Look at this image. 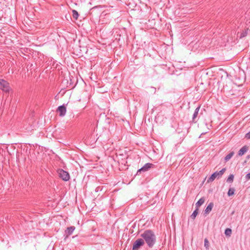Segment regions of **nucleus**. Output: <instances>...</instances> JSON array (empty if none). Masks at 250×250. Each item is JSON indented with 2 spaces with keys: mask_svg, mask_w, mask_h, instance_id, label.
Returning <instances> with one entry per match:
<instances>
[{
  "mask_svg": "<svg viewBox=\"0 0 250 250\" xmlns=\"http://www.w3.org/2000/svg\"><path fill=\"white\" fill-rule=\"evenodd\" d=\"M200 108V106H199L194 110V113L192 116V122H194V123L196 122V121H195V119L197 117Z\"/></svg>",
  "mask_w": 250,
  "mask_h": 250,
  "instance_id": "obj_10",
  "label": "nucleus"
},
{
  "mask_svg": "<svg viewBox=\"0 0 250 250\" xmlns=\"http://www.w3.org/2000/svg\"><path fill=\"white\" fill-rule=\"evenodd\" d=\"M231 233H232V230L229 228H227L225 230V234L226 235V236L229 237L231 235Z\"/></svg>",
  "mask_w": 250,
  "mask_h": 250,
  "instance_id": "obj_15",
  "label": "nucleus"
},
{
  "mask_svg": "<svg viewBox=\"0 0 250 250\" xmlns=\"http://www.w3.org/2000/svg\"><path fill=\"white\" fill-rule=\"evenodd\" d=\"M235 189L234 188H230L228 192L229 196L233 195L234 194Z\"/></svg>",
  "mask_w": 250,
  "mask_h": 250,
  "instance_id": "obj_17",
  "label": "nucleus"
},
{
  "mask_svg": "<svg viewBox=\"0 0 250 250\" xmlns=\"http://www.w3.org/2000/svg\"><path fill=\"white\" fill-rule=\"evenodd\" d=\"M141 236L145 241L149 248H152L156 243V237L154 232L150 229L146 230L141 234Z\"/></svg>",
  "mask_w": 250,
  "mask_h": 250,
  "instance_id": "obj_1",
  "label": "nucleus"
},
{
  "mask_svg": "<svg viewBox=\"0 0 250 250\" xmlns=\"http://www.w3.org/2000/svg\"><path fill=\"white\" fill-rule=\"evenodd\" d=\"M154 165L151 163H146L143 167L137 170L136 174H139L142 172H144L148 170L151 167H153Z\"/></svg>",
  "mask_w": 250,
  "mask_h": 250,
  "instance_id": "obj_6",
  "label": "nucleus"
},
{
  "mask_svg": "<svg viewBox=\"0 0 250 250\" xmlns=\"http://www.w3.org/2000/svg\"><path fill=\"white\" fill-rule=\"evenodd\" d=\"M60 177L63 181H67L70 179V175L68 172L61 169L58 170Z\"/></svg>",
  "mask_w": 250,
  "mask_h": 250,
  "instance_id": "obj_3",
  "label": "nucleus"
},
{
  "mask_svg": "<svg viewBox=\"0 0 250 250\" xmlns=\"http://www.w3.org/2000/svg\"><path fill=\"white\" fill-rule=\"evenodd\" d=\"M57 111L60 116H64L66 112V107L64 105H60L58 107Z\"/></svg>",
  "mask_w": 250,
  "mask_h": 250,
  "instance_id": "obj_7",
  "label": "nucleus"
},
{
  "mask_svg": "<svg viewBox=\"0 0 250 250\" xmlns=\"http://www.w3.org/2000/svg\"><path fill=\"white\" fill-rule=\"evenodd\" d=\"M0 88L5 92H8L10 89L9 84L5 80L0 79Z\"/></svg>",
  "mask_w": 250,
  "mask_h": 250,
  "instance_id": "obj_5",
  "label": "nucleus"
},
{
  "mask_svg": "<svg viewBox=\"0 0 250 250\" xmlns=\"http://www.w3.org/2000/svg\"><path fill=\"white\" fill-rule=\"evenodd\" d=\"M248 150V147L247 146H243L238 151V155L239 156L243 155Z\"/></svg>",
  "mask_w": 250,
  "mask_h": 250,
  "instance_id": "obj_9",
  "label": "nucleus"
},
{
  "mask_svg": "<svg viewBox=\"0 0 250 250\" xmlns=\"http://www.w3.org/2000/svg\"><path fill=\"white\" fill-rule=\"evenodd\" d=\"M75 229V227L74 226L68 227L65 230V234L66 235L65 238L72 234Z\"/></svg>",
  "mask_w": 250,
  "mask_h": 250,
  "instance_id": "obj_8",
  "label": "nucleus"
},
{
  "mask_svg": "<svg viewBox=\"0 0 250 250\" xmlns=\"http://www.w3.org/2000/svg\"><path fill=\"white\" fill-rule=\"evenodd\" d=\"M234 154V152L233 151L230 152L229 154H228L225 157V161L226 162L228 161L229 160L231 157L233 156Z\"/></svg>",
  "mask_w": 250,
  "mask_h": 250,
  "instance_id": "obj_13",
  "label": "nucleus"
},
{
  "mask_svg": "<svg viewBox=\"0 0 250 250\" xmlns=\"http://www.w3.org/2000/svg\"><path fill=\"white\" fill-rule=\"evenodd\" d=\"M213 207V203L212 202L210 203L208 206L207 207L205 210V213L208 214L212 209Z\"/></svg>",
  "mask_w": 250,
  "mask_h": 250,
  "instance_id": "obj_11",
  "label": "nucleus"
},
{
  "mask_svg": "<svg viewBox=\"0 0 250 250\" xmlns=\"http://www.w3.org/2000/svg\"><path fill=\"white\" fill-rule=\"evenodd\" d=\"M250 155H248V156H247V159H250Z\"/></svg>",
  "mask_w": 250,
  "mask_h": 250,
  "instance_id": "obj_23",
  "label": "nucleus"
},
{
  "mask_svg": "<svg viewBox=\"0 0 250 250\" xmlns=\"http://www.w3.org/2000/svg\"><path fill=\"white\" fill-rule=\"evenodd\" d=\"M72 13H73V17L74 19H75V20H77L78 17H79V14H78V12L75 10H72Z\"/></svg>",
  "mask_w": 250,
  "mask_h": 250,
  "instance_id": "obj_18",
  "label": "nucleus"
},
{
  "mask_svg": "<svg viewBox=\"0 0 250 250\" xmlns=\"http://www.w3.org/2000/svg\"><path fill=\"white\" fill-rule=\"evenodd\" d=\"M245 137L248 139H250V131L246 134Z\"/></svg>",
  "mask_w": 250,
  "mask_h": 250,
  "instance_id": "obj_22",
  "label": "nucleus"
},
{
  "mask_svg": "<svg viewBox=\"0 0 250 250\" xmlns=\"http://www.w3.org/2000/svg\"><path fill=\"white\" fill-rule=\"evenodd\" d=\"M205 202V199L204 198H200L196 203V208H198L203 205Z\"/></svg>",
  "mask_w": 250,
  "mask_h": 250,
  "instance_id": "obj_12",
  "label": "nucleus"
},
{
  "mask_svg": "<svg viewBox=\"0 0 250 250\" xmlns=\"http://www.w3.org/2000/svg\"><path fill=\"white\" fill-rule=\"evenodd\" d=\"M225 171H226V168H224L222 169L221 170H220L219 171H216V172H214L208 178V182H212L214 180V179L216 177L219 178V177H221L224 174V173L225 172Z\"/></svg>",
  "mask_w": 250,
  "mask_h": 250,
  "instance_id": "obj_2",
  "label": "nucleus"
},
{
  "mask_svg": "<svg viewBox=\"0 0 250 250\" xmlns=\"http://www.w3.org/2000/svg\"><path fill=\"white\" fill-rule=\"evenodd\" d=\"M144 244L145 241L144 239L141 238L138 239L133 243L132 250H138Z\"/></svg>",
  "mask_w": 250,
  "mask_h": 250,
  "instance_id": "obj_4",
  "label": "nucleus"
},
{
  "mask_svg": "<svg viewBox=\"0 0 250 250\" xmlns=\"http://www.w3.org/2000/svg\"><path fill=\"white\" fill-rule=\"evenodd\" d=\"M245 179L247 181L249 180L250 179V173H248L246 176H245Z\"/></svg>",
  "mask_w": 250,
  "mask_h": 250,
  "instance_id": "obj_20",
  "label": "nucleus"
},
{
  "mask_svg": "<svg viewBox=\"0 0 250 250\" xmlns=\"http://www.w3.org/2000/svg\"><path fill=\"white\" fill-rule=\"evenodd\" d=\"M198 213V208H196V209L193 211V212L191 215L190 217L193 220L195 219V218H196Z\"/></svg>",
  "mask_w": 250,
  "mask_h": 250,
  "instance_id": "obj_14",
  "label": "nucleus"
},
{
  "mask_svg": "<svg viewBox=\"0 0 250 250\" xmlns=\"http://www.w3.org/2000/svg\"><path fill=\"white\" fill-rule=\"evenodd\" d=\"M234 175L233 174H230L227 179V182L232 183L233 181Z\"/></svg>",
  "mask_w": 250,
  "mask_h": 250,
  "instance_id": "obj_16",
  "label": "nucleus"
},
{
  "mask_svg": "<svg viewBox=\"0 0 250 250\" xmlns=\"http://www.w3.org/2000/svg\"><path fill=\"white\" fill-rule=\"evenodd\" d=\"M204 246L206 249L209 248V242L207 238L204 240Z\"/></svg>",
  "mask_w": 250,
  "mask_h": 250,
  "instance_id": "obj_19",
  "label": "nucleus"
},
{
  "mask_svg": "<svg viewBox=\"0 0 250 250\" xmlns=\"http://www.w3.org/2000/svg\"><path fill=\"white\" fill-rule=\"evenodd\" d=\"M246 35H247L246 32H243L241 33L240 38H243V37H245L246 36Z\"/></svg>",
  "mask_w": 250,
  "mask_h": 250,
  "instance_id": "obj_21",
  "label": "nucleus"
}]
</instances>
